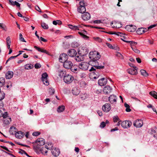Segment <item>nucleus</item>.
Listing matches in <instances>:
<instances>
[{"label": "nucleus", "instance_id": "8fccbe9b", "mask_svg": "<svg viewBox=\"0 0 157 157\" xmlns=\"http://www.w3.org/2000/svg\"><path fill=\"white\" fill-rule=\"evenodd\" d=\"M44 84L46 85V86H48L49 84V82L48 81V79H45L44 81V80H42Z\"/></svg>", "mask_w": 157, "mask_h": 157}, {"label": "nucleus", "instance_id": "e433bc0d", "mask_svg": "<svg viewBox=\"0 0 157 157\" xmlns=\"http://www.w3.org/2000/svg\"><path fill=\"white\" fill-rule=\"evenodd\" d=\"M106 33L109 34H114L118 36H121L123 35V33L119 32H114L113 33H112L111 32H106Z\"/></svg>", "mask_w": 157, "mask_h": 157}, {"label": "nucleus", "instance_id": "20e7f679", "mask_svg": "<svg viewBox=\"0 0 157 157\" xmlns=\"http://www.w3.org/2000/svg\"><path fill=\"white\" fill-rule=\"evenodd\" d=\"M74 78L70 75H66L64 77L63 81L67 84H69L71 83L74 80Z\"/></svg>", "mask_w": 157, "mask_h": 157}, {"label": "nucleus", "instance_id": "f3484780", "mask_svg": "<svg viewBox=\"0 0 157 157\" xmlns=\"http://www.w3.org/2000/svg\"><path fill=\"white\" fill-rule=\"evenodd\" d=\"M117 97L114 95H111L109 97V101L111 104L116 103Z\"/></svg>", "mask_w": 157, "mask_h": 157}, {"label": "nucleus", "instance_id": "0e129e2a", "mask_svg": "<svg viewBox=\"0 0 157 157\" xmlns=\"http://www.w3.org/2000/svg\"><path fill=\"white\" fill-rule=\"evenodd\" d=\"M6 42L7 43H10V37H8L6 39Z\"/></svg>", "mask_w": 157, "mask_h": 157}, {"label": "nucleus", "instance_id": "9b49d317", "mask_svg": "<svg viewBox=\"0 0 157 157\" xmlns=\"http://www.w3.org/2000/svg\"><path fill=\"white\" fill-rule=\"evenodd\" d=\"M63 67L67 69H69L71 68V67L73 65L72 62L69 60H67L64 62L63 63Z\"/></svg>", "mask_w": 157, "mask_h": 157}, {"label": "nucleus", "instance_id": "79ce46f5", "mask_svg": "<svg viewBox=\"0 0 157 157\" xmlns=\"http://www.w3.org/2000/svg\"><path fill=\"white\" fill-rule=\"evenodd\" d=\"M53 25H56L57 24L60 25L62 24V22L60 20L54 21H53Z\"/></svg>", "mask_w": 157, "mask_h": 157}, {"label": "nucleus", "instance_id": "3c124183", "mask_svg": "<svg viewBox=\"0 0 157 157\" xmlns=\"http://www.w3.org/2000/svg\"><path fill=\"white\" fill-rule=\"evenodd\" d=\"M116 56L121 59H123V56L120 52H117L116 54Z\"/></svg>", "mask_w": 157, "mask_h": 157}, {"label": "nucleus", "instance_id": "39448f33", "mask_svg": "<svg viewBox=\"0 0 157 157\" xmlns=\"http://www.w3.org/2000/svg\"><path fill=\"white\" fill-rule=\"evenodd\" d=\"M96 69L94 67H91L89 70L90 71H93L91 73V74L93 75V78L94 79L98 78L100 76V73L98 70H96Z\"/></svg>", "mask_w": 157, "mask_h": 157}, {"label": "nucleus", "instance_id": "c756f323", "mask_svg": "<svg viewBox=\"0 0 157 157\" xmlns=\"http://www.w3.org/2000/svg\"><path fill=\"white\" fill-rule=\"evenodd\" d=\"M65 109V106L63 105H61L59 106L57 109V111L58 113H60L63 112Z\"/></svg>", "mask_w": 157, "mask_h": 157}, {"label": "nucleus", "instance_id": "69168bd1", "mask_svg": "<svg viewBox=\"0 0 157 157\" xmlns=\"http://www.w3.org/2000/svg\"><path fill=\"white\" fill-rule=\"evenodd\" d=\"M35 8V9H36V10H37V11H38V12H41V10L40 9V7L39 6H36Z\"/></svg>", "mask_w": 157, "mask_h": 157}, {"label": "nucleus", "instance_id": "c85d7f7f", "mask_svg": "<svg viewBox=\"0 0 157 157\" xmlns=\"http://www.w3.org/2000/svg\"><path fill=\"white\" fill-rule=\"evenodd\" d=\"M140 72L141 75L144 77H147L149 75L146 72V71L144 69L140 70Z\"/></svg>", "mask_w": 157, "mask_h": 157}, {"label": "nucleus", "instance_id": "c03bdc74", "mask_svg": "<svg viewBox=\"0 0 157 157\" xmlns=\"http://www.w3.org/2000/svg\"><path fill=\"white\" fill-rule=\"evenodd\" d=\"M93 39L96 41L99 42H101L102 41V40L100 38L98 37H94Z\"/></svg>", "mask_w": 157, "mask_h": 157}, {"label": "nucleus", "instance_id": "680f3d73", "mask_svg": "<svg viewBox=\"0 0 157 157\" xmlns=\"http://www.w3.org/2000/svg\"><path fill=\"white\" fill-rule=\"evenodd\" d=\"M93 22L95 24H100L101 23V21L100 20H96L94 21Z\"/></svg>", "mask_w": 157, "mask_h": 157}, {"label": "nucleus", "instance_id": "cd10ccee", "mask_svg": "<svg viewBox=\"0 0 157 157\" xmlns=\"http://www.w3.org/2000/svg\"><path fill=\"white\" fill-rule=\"evenodd\" d=\"M68 26L69 28L70 29L73 30H78V28H79L80 26H73L71 25H68Z\"/></svg>", "mask_w": 157, "mask_h": 157}, {"label": "nucleus", "instance_id": "338daca9", "mask_svg": "<svg viewBox=\"0 0 157 157\" xmlns=\"http://www.w3.org/2000/svg\"><path fill=\"white\" fill-rule=\"evenodd\" d=\"M0 27L3 30H4L6 28L5 25H3L2 23H0Z\"/></svg>", "mask_w": 157, "mask_h": 157}, {"label": "nucleus", "instance_id": "13d9d810", "mask_svg": "<svg viewBox=\"0 0 157 157\" xmlns=\"http://www.w3.org/2000/svg\"><path fill=\"white\" fill-rule=\"evenodd\" d=\"M106 44L109 48L111 49H113V47L111 44H110L108 43H106Z\"/></svg>", "mask_w": 157, "mask_h": 157}, {"label": "nucleus", "instance_id": "a18cd8bd", "mask_svg": "<svg viewBox=\"0 0 157 157\" xmlns=\"http://www.w3.org/2000/svg\"><path fill=\"white\" fill-rule=\"evenodd\" d=\"M86 96L87 94H82L81 95V98L82 100H84L86 99Z\"/></svg>", "mask_w": 157, "mask_h": 157}, {"label": "nucleus", "instance_id": "5fc2aeb1", "mask_svg": "<svg viewBox=\"0 0 157 157\" xmlns=\"http://www.w3.org/2000/svg\"><path fill=\"white\" fill-rule=\"evenodd\" d=\"M2 117L3 119H6L8 117V113L7 112H5L3 114Z\"/></svg>", "mask_w": 157, "mask_h": 157}, {"label": "nucleus", "instance_id": "052dcab7", "mask_svg": "<svg viewBox=\"0 0 157 157\" xmlns=\"http://www.w3.org/2000/svg\"><path fill=\"white\" fill-rule=\"evenodd\" d=\"M16 57H17V56H12L10 57L7 60L6 63H7L10 60L12 59H13Z\"/></svg>", "mask_w": 157, "mask_h": 157}, {"label": "nucleus", "instance_id": "2f4dec72", "mask_svg": "<svg viewBox=\"0 0 157 157\" xmlns=\"http://www.w3.org/2000/svg\"><path fill=\"white\" fill-rule=\"evenodd\" d=\"M87 3L84 1V0H81L79 2V5H80L79 6L85 7L87 6Z\"/></svg>", "mask_w": 157, "mask_h": 157}, {"label": "nucleus", "instance_id": "6e6552de", "mask_svg": "<svg viewBox=\"0 0 157 157\" xmlns=\"http://www.w3.org/2000/svg\"><path fill=\"white\" fill-rule=\"evenodd\" d=\"M132 122L129 121H125L122 122L121 123V126L124 128H127L131 126L132 124Z\"/></svg>", "mask_w": 157, "mask_h": 157}, {"label": "nucleus", "instance_id": "5701e85b", "mask_svg": "<svg viewBox=\"0 0 157 157\" xmlns=\"http://www.w3.org/2000/svg\"><path fill=\"white\" fill-rule=\"evenodd\" d=\"M147 30L146 29H145L143 28H141L138 29L136 32L138 34H142L146 32Z\"/></svg>", "mask_w": 157, "mask_h": 157}, {"label": "nucleus", "instance_id": "2eb2a0df", "mask_svg": "<svg viewBox=\"0 0 157 157\" xmlns=\"http://www.w3.org/2000/svg\"><path fill=\"white\" fill-rule=\"evenodd\" d=\"M102 109L105 112H109L111 109L110 105L109 103H105L102 106Z\"/></svg>", "mask_w": 157, "mask_h": 157}, {"label": "nucleus", "instance_id": "6ab92c4d", "mask_svg": "<svg viewBox=\"0 0 157 157\" xmlns=\"http://www.w3.org/2000/svg\"><path fill=\"white\" fill-rule=\"evenodd\" d=\"M107 81L106 78H102L99 80L98 83L100 86H102L106 85Z\"/></svg>", "mask_w": 157, "mask_h": 157}, {"label": "nucleus", "instance_id": "c9c22d12", "mask_svg": "<svg viewBox=\"0 0 157 157\" xmlns=\"http://www.w3.org/2000/svg\"><path fill=\"white\" fill-rule=\"evenodd\" d=\"M5 79L3 78H0V87L2 86L5 84Z\"/></svg>", "mask_w": 157, "mask_h": 157}, {"label": "nucleus", "instance_id": "4d7b16f0", "mask_svg": "<svg viewBox=\"0 0 157 157\" xmlns=\"http://www.w3.org/2000/svg\"><path fill=\"white\" fill-rule=\"evenodd\" d=\"M157 93L154 91H151L149 93V94L152 97L155 95Z\"/></svg>", "mask_w": 157, "mask_h": 157}, {"label": "nucleus", "instance_id": "58836bf2", "mask_svg": "<svg viewBox=\"0 0 157 157\" xmlns=\"http://www.w3.org/2000/svg\"><path fill=\"white\" fill-rule=\"evenodd\" d=\"M41 26L44 29H48V25L44 23H42L41 24Z\"/></svg>", "mask_w": 157, "mask_h": 157}, {"label": "nucleus", "instance_id": "bb28decb", "mask_svg": "<svg viewBox=\"0 0 157 157\" xmlns=\"http://www.w3.org/2000/svg\"><path fill=\"white\" fill-rule=\"evenodd\" d=\"M59 76L62 78L63 77H64L66 75V71H64L62 70H60L59 71Z\"/></svg>", "mask_w": 157, "mask_h": 157}, {"label": "nucleus", "instance_id": "a878e982", "mask_svg": "<svg viewBox=\"0 0 157 157\" xmlns=\"http://www.w3.org/2000/svg\"><path fill=\"white\" fill-rule=\"evenodd\" d=\"M78 12L81 13H83L86 11V8L85 7H81V6H79L78 8Z\"/></svg>", "mask_w": 157, "mask_h": 157}, {"label": "nucleus", "instance_id": "e2e57ef3", "mask_svg": "<svg viewBox=\"0 0 157 157\" xmlns=\"http://www.w3.org/2000/svg\"><path fill=\"white\" fill-rule=\"evenodd\" d=\"M9 4L12 6H15L14 2H13L12 0H9Z\"/></svg>", "mask_w": 157, "mask_h": 157}, {"label": "nucleus", "instance_id": "ddd939ff", "mask_svg": "<svg viewBox=\"0 0 157 157\" xmlns=\"http://www.w3.org/2000/svg\"><path fill=\"white\" fill-rule=\"evenodd\" d=\"M143 124V122L140 119H138L135 121L133 123V125L137 128L142 127Z\"/></svg>", "mask_w": 157, "mask_h": 157}, {"label": "nucleus", "instance_id": "1a4fd4ad", "mask_svg": "<svg viewBox=\"0 0 157 157\" xmlns=\"http://www.w3.org/2000/svg\"><path fill=\"white\" fill-rule=\"evenodd\" d=\"M125 29L128 31L133 32L136 30L137 27L135 25H131L126 26Z\"/></svg>", "mask_w": 157, "mask_h": 157}, {"label": "nucleus", "instance_id": "bf43d9fd", "mask_svg": "<svg viewBox=\"0 0 157 157\" xmlns=\"http://www.w3.org/2000/svg\"><path fill=\"white\" fill-rule=\"evenodd\" d=\"M14 3L15 5H16L17 6V7H19V9H20L21 5L20 4L16 1H15Z\"/></svg>", "mask_w": 157, "mask_h": 157}, {"label": "nucleus", "instance_id": "dca6fc26", "mask_svg": "<svg viewBox=\"0 0 157 157\" xmlns=\"http://www.w3.org/2000/svg\"><path fill=\"white\" fill-rule=\"evenodd\" d=\"M82 19L84 21H87L89 20L90 18V15L89 13L86 12L82 13Z\"/></svg>", "mask_w": 157, "mask_h": 157}, {"label": "nucleus", "instance_id": "f8f14e48", "mask_svg": "<svg viewBox=\"0 0 157 157\" xmlns=\"http://www.w3.org/2000/svg\"><path fill=\"white\" fill-rule=\"evenodd\" d=\"M111 25L113 28H119L122 26V25L120 22L114 21L111 23Z\"/></svg>", "mask_w": 157, "mask_h": 157}, {"label": "nucleus", "instance_id": "a211bd4d", "mask_svg": "<svg viewBox=\"0 0 157 157\" xmlns=\"http://www.w3.org/2000/svg\"><path fill=\"white\" fill-rule=\"evenodd\" d=\"M136 68L137 67H135L134 68L129 69L128 70V72L129 74L132 75H136L137 74V71L136 69Z\"/></svg>", "mask_w": 157, "mask_h": 157}, {"label": "nucleus", "instance_id": "b1692460", "mask_svg": "<svg viewBox=\"0 0 157 157\" xmlns=\"http://www.w3.org/2000/svg\"><path fill=\"white\" fill-rule=\"evenodd\" d=\"M34 48L35 49L37 50L39 52L45 53L48 55H50L49 52L45 50H44L43 49L40 48L36 46H34Z\"/></svg>", "mask_w": 157, "mask_h": 157}, {"label": "nucleus", "instance_id": "f704fd0d", "mask_svg": "<svg viewBox=\"0 0 157 157\" xmlns=\"http://www.w3.org/2000/svg\"><path fill=\"white\" fill-rule=\"evenodd\" d=\"M48 75L46 73H43L42 75L41 79L42 81L44 80V81L45 79H48Z\"/></svg>", "mask_w": 157, "mask_h": 157}, {"label": "nucleus", "instance_id": "7ed1b4c3", "mask_svg": "<svg viewBox=\"0 0 157 157\" xmlns=\"http://www.w3.org/2000/svg\"><path fill=\"white\" fill-rule=\"evenodd\" d=\"M99 61H96L95 62H94L93 64H91L93 67H95L97 69H104V63L103 62L101 63Z\"/></svg>", "mask_w": 157, "mask_h": 157}, {"label": "nucleus", "instance_id": "412c9836", "mask_svg": "<svg viewBox=\"0 0 157 157\" xmlns=\"http://www.w3.org/2000/svg\"><path fill=\"white\" fill-rule=\"evenodd\" d=\"M25 135V133L21 131H19L16 132L15 134V137L18 139H21Z\"/></svg>", "mask_w": 157, "mask_h": 157}, {"label": "nucleus", "instance_id": "864d4df0", "mask_svg": "<svg viewBox=\"0 0 157 157\" xmlns=\"http://www.w3.org/2000/svg\"><path fill=\"white\" fill-rule=\"evenodd\" d=\"M105 125L106 123L105 122L103 121L101 123L100 127L101 128H104L105 127Z\"/></svg>", "mask_w": 157, "mask_h": 157}, {"label": "nucleus", "instance_id": "aec40b11", "mask_svg": "<svg viewBox=\"0 0 157 157\" xmlns=\"http://www.w3.org/2000/svg\"><path fill=\"white\" fill-rule=\"evenodd\" d=\"M77 54V52L74 49H71L68 51V55L71 57L75 56Z\"/></svg>", "mask_w": 157, "mask_h": 157}, {"label": "nucleus", "instance_id": "37998d69", "mask_svg": "<svg viewBox=\"0 0 157 157\" xmlns=\"http://www.w3.org/2000/svg\"><path fill=\"white\" fill-rule=\"evenodd\" d=\"M49 94L50 95H52L55 93V90L54 89L52 88H50L48 90Z\"/></svg>", "mask_w": 157, "mask_h": 157}, {"label": "nucleus", "instance_id": "6e6d98bb", "mask_svg": "<svg viewBox=\"0 0 157 157\" xmlns=\"http://www.w3.org/2000/svg\"><path fill=\"white\" fill-rule=\"evenodd\" d=\"M132 49L136 53H140V51L136 48H132Z\"/></svg>", "mask_w": 157, "mask_h": 157}, {"label": "nucleus", "instance_id": "72a5a7b5", "mask_svg": "<svg viewBox=\"0 0 157 157\" xmlns=\"http://www.w3.org/2000/svg\"><path fill=\"white\" fill-rule=\"evenodd\" d=\"M71 71L74 73H76L77 71V66L74 65L71 67V68H70Z\"/></svg>", "mask_w": 157, "mask_h": 157}, {"label": "nucleus", "instance_id": "393cba45", "mask_svg": "<svg viewBox=\"0 0 157 157\" xmlns=\"http://www.w3.org/2000/svg\"><path fill=\"white\" fill-rule=\"evenodd\" d=\"M13 74V71H9L6 74V78L10 79L12 78Z\"/></svg>", "mask_w": 157, "mask_h": 157}, {"label": "nucleus", "instance_id": "a19ab883", "mask_svg": "<svg viewBox=\"0 0 157 157\" xmlns=\"http://www.w3.org/2000/svg\"><path fill=\"white\" fill-rule=\"evenodd\" d=\"M125 42L127 43H130L131 44V48H132V46L134 45H136L137 43L136 42L132 41H125Z\"/></svg>", "mask_w": 157, "mask_h": 157}, {"label": "nucleus", "instance_id": "de8ad7c7", "mask_svg": "<svg viewBox=\"0 0 157 157\" xmlns=\"http://www.w3.org/2000/svg\"><path fill=\"white\" fill-rule=\"evenodd\" d=\"M19 39L21 41L24 42H26L24 38L22 37V34L20 33L19 34Z\"/></svg>", "mask_w": 157, "mask_h": 157}, {"label": "nucleus", "instance_id": "7c9ffc66", "mask_svg": "<svg viewBox=\"0 0 157 157\" xmlns=\"http://www.w3.org/2000/svg\"><path fill=\"white\" fill-rule=\"evenodd\" d=\"M75 59L78 62H80L83 60V58L81 56L77 55L75 56Z\"/></svg>", "mask_w": 157, "mask_h": 157}, {"label": "nucleus", "instance_id": "774afa93", "mask_svg": "<svg viewBox=\"0 0 157 157\" xmlns=\"http://www.w3.org/2000/svg\"><path fill=\"white\" fill-rule=\"evenodd\" d=\"M97 113L100 116H102V113L101 111L98 110Z\"/></svg>", "mask_w": 157, "mask_h": 157}, {"label": "nucleus", "instance_id": "4be33fe9", "mask_svg": "<svg viewBox=\"0 0 157 157\" xmlns=\"http://www.w3.org/2000/svg\"><path fill=\"white\" fill-rule=\"evenodd\" d=\"M80 92L79 88L75 87L73 88L72 92L73 94L75 95H78Z\"/></svg>", "mask_w": 157, "mask_h": 157}, {"label": "nucleus", "instance_id": "0eeeda50", "mask_svg": "<svg viewBox=\"0 0 157 157\" xmlns=\"http://www.w3.org/2000/svg\"><path fill=\"white\" fill-rule=\"evenodd\" d=\"M68 55L66 53H63L60 55L59 58V61L61 63H64L68 59Z\"/></svg>", "mask_w": 157, "mask_h": 157}, {"label": "nucleus", "instance_id": "f257e3e1", "mask_svg": "<svg viewBox=\"0 0 157 157\" xmlns=\"http://www.w3.org/2000/svg\"><path fill=\"white\" fill-rule=\"evenodd\" d=\"M89 57L91 59L90 63L91 64L93 63V62L96 61H98L101 57L100 53L97 51L90 52L89 54Z\"/></svg>", "mask_w": 157, "mask_h": 157}, {"label": "nucleus", "instance_id": "f03ea898", "mask_svg": "<svg viewBox=\"0 0 157 157\" xmlns=\"http://www.w3.org/2000/svg\"><path fill=\"white\" fill-rule=\"evenodd\" d=\"M45 144L44 140L42 138L37 139L33 143V148L35 150H37L40 149V146L44 145Z\"/></svg>", "mask_w": 157, "mask_h": 157}, {"label": "nucleus", "instance_id": "423d86ee", "mask_svg": "<svg viewBox=\"0 0 157 157\" xmlns=\"http://www.w3.org/2000/svg\"><path fill=\"white\" fill-rule=\"evenodd\" d=\"M89 66V64L86 62H82L80 63L79 65V68L82 70L85 71L88 69Z\"/></svg>", "mask_w": 157, "mask_h": 157}, {"label": "nucleus", "instance_id": "9d476101", "mask_svg": "<svg viewBox=\"0 0 157 157\" xmlns=\"http://www.w3.org/2000/svg\"><path fill=\"white\" fill-rule=\"evenodd\" d=\"M51 149L52 151V155L56 157L59 155L60 154V151L59 149L56 147L54 148L52 146L51 147Z\"/></svg>", "mask_w": 157, "mask_h": 157}, {"label": "nucleus", "instance_id": "49530a36", "mask_svg": "<svg viewBox=\"0 0 157 157\" xmlns=\"http://www.w3.org/2000/svg\"><path fill=\"white\" fill-rule=\"evenodd\" d=\"M113 122H117V121H120V119L118 116H114L113 118Z\"/></svg>", "mask_w": 157, "mask_h": 157}, {"label": "nucleus", "instance_id": "09e8293b", "mask_svg": "<svg viewBox=\"0 0 157 157\" xmlns=\"http://www.w3.org/2000/svg\"><path fill=\"white\" fill-rule=\"evenodd\" d=\"M40 134V132H34L33 133V135L34 136H37Z\"/></svg>", "mask_w": 157, "mask_h": 157}, {"label": "nucleus", "instance_id": "4468645a", "mask_svg": "<svg viewBox=\"0 0 157 157\" xmlns=\"http://www.w3.org/2000/svg\"><path fill=\"white\" fill-rule=\"evenodd\" d=\"M112 90V88L109 86L107 85L104 88L103 91L105 94H108L110 93Z\"/></svg>", "mask_w": 157, "mask_h": 157}, {"label": "nucleus", "instance_id": "473e14b6", "mask_svg": "<svg viewBox=\"0 0 157 157\" xmlns=\"http://www.w3.org/2000/svg\"><path fill=\"white\" fill-rule=\"evenodd\" d=\"M3 121L4 123L6 124H8L11 121V118H7L5 119H4Z\"/></svg>", "mask_w": 157, "mask_h": 157}, {"label": "nucleus", "instance_id": "ea45409f", "mask_svg": "<svg viewBox=\"0 0 157 157\" xmlns=\"http://www.w3.org/2000/svg\"><path fill=\"white\" fill-rule=\"evenodd\" d=\"M5 97V94L3 92H0V101L3 99Z\"/></svg>", "mask_w": 157, "mask_h": 157}, {"label": "nucleus", "instance_id": "603ef678", "mask_svg": "<svg viewBox=\"0 0 157 157\" xmlns=\"http://www.w3.org/2000/svg\"><path fill=\"white\" fill-rule=\"evenodd\" d=\"M34 67L36 69L40 68L41 67V65L39 63H36L35 64Z\"/></svg>", "mask_w": 157, "mask_h": 157}, {"label": "nucleus", "instance_id": "4c0bfd02", "mask_svg": "<svg viewBox=\"0 0 157 157\" xmlns=\"http://www.w3.org/2000/svg\"><path fill=\"white\" fill-rule=\"evenodd\" d=\"M41 153L43 154H45L47 153L48 151L45 149L44 147H43L42 148L40 149Z\"/></svg>", "mask_w": 157, "mask_h": 157}]
</instances>
